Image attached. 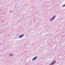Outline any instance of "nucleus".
Masks as SVG:
<instances>
[{
	"label": "nucleus",
	"instance_id": "obj_1",
	"mask_svg": "<svg viewBox=\"0 0 65 65\" xmlns=\"http://www.w3.org/2000/svg\"><path fill=\"white\" fill-rule=\"evenodd\" d=\"M56 16L55 15L54 16L52 17V18L50 19V22H51L52 21H53V20H54V19H55V18H56Z\"/></svg>",
	"mask_w": 65,
	"mask_h": 65
},
{
	"label": "nucleus",
	"instance_id": "obj_2",
	"mask_svg": "<svg viewBox=\"0 0 65 65\" xmlns=\"http://www.w3.org/2000/svg\"><path fill=\"white\" fill-rule=\"evenodd\" d=\"M37 56H36L35 57H34L33 59H32V61H33L34 60H36V59H37Z\"/></svg>",
	"mask_w": 65,
	"mask_h": 65
},
{
	"label": "nucleus",
	"instance_id": "obj_3",
	"mask_svg": "<svg viewBox=\"0 0 65 65\" xmlns=\"http://www.w3.org/2000/svg\"><path fill=\"white\" fill-rule=\"evenodd\" d=\"M24 35H25L24 34H23L22 35H20V36L19 37V38H22V37H23L24 36Z\"/></svg>",
	"mask_w": 65,
	"mask_h": 65
},
{
	"label": "nucleus",
	"instance_id": "obj_4",
	"mask_svg": "<svg viewBox=\"0 0 65 65\" xmlns=\"http://www.w3.org/2000/svg\"><path fill=\"white\" fill-rule=\"evenodd\" d=\"M51 63H52V64H53V65H54V64H55V63H56V61L55 60H54L53 62H52Z\"/></svg>",
	"mask_w": 65,
	"mask_h": 65
},
{
	"label": "nucleus",
	"instance_id": "obj_5",
	"mask_svg": "<svg viewBox=\"0 0 65 65\" xmlns=\"http://www.w3.org/2000/svg\"><path fill=\"white\" fill-rule=\"evenodd\" d=\"M53 65V64H52V63L51 62V63H50V64H49V65Z\"/></svg>",
	"mask_w": 65,
	"mask_h": 65
},
{
	"label": "nucleus",
	"instance_id": "obj_6",
	"mask_svg": "<svg viewBox=\"0 0 65 65\" xmlns=\"http://www.w3.org/2000/svg\"><path fill=\"white\" fill-rule=\"evenodd\" d=\"M9 56H12V54H10L9 55Z\"/></svg>",
	"mask_w": 65,
	"mask_h": 65
}]
</instances>
